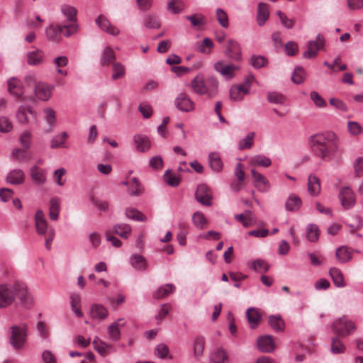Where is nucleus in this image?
<instances>
[{
	"label": "nucleus",
	"instance_id": "obj_60",
	"mask_svg": "<svg viewBox=\"0 0 363 363\" xmlns=\"http://www.w3.org/2000/svg\"><path fill=\"white\" fill-rule=\"evenodd\" d=\"M305 78L304 70L301 67H296L291 75V80L295 84H301Z\"/></svg>",
	"mask_w": 363,
	"mask_h": 363
},
{
	"label": "nucleus",
	"instance_id": "obj_29",
	"mask_svg": "<svg viewBox=\"0 0 363 363\" xmlns=\"http://www.w3.org/2000/svg\"><path fill=\"white\" fill-rule=\"evenodd\" d=\"M44 53L41 50L35 49L27 54V62L30 65H38L43 62Z\"/></svg>",
	"mask_w": 363,
	"mask_h": 363
},
{
	"label": "nucleus",
	"instance_id": "obj_18",
	"mask_svg": "<svg viewBox=\"0 0 363 363\" xmlns=\"http://www.w3.org/2000/svg\"><path fill=\"white\" fill-rule=\"evenodd\" d=\"M307 190L311 196H317L320 193V181L314 174H311L308 177Z\"/></svg>",
	"mask_w": 363,
	"mask_h": 363
},
{
	"label": "nucleus",
	"instance_id": "obj_5",
	"mask_svg": "<svg viewBox=\"0 0 363 363\" xmlns=\"http://www.w3.org/2000/svg\"><path fill=\"white\" fill-rule=\"evenodd\" d=\"M11 337L9 342L16 349H20L26 340V328L25 325L11 327Z\"/></svg>",
	"mask_w": 363,
	"mask_h": 363
},
{
	"label": "nucleus",
	"instance_id": "obj_2",
	"mask_svg": "<svg viewBox=\"0 0 363 363\" xmlns=\"http://www.w3.org/2000/svg\"><path fill=\"white\" fill-rule=\"evenodd\" d=\"M191 87L194 92L199 95H206L213 98L218 93V82L215 77H203L196 76L191 82Z\"/></svg>",
	"mask_w": 363,
	"mask_h": 363
},
{
	"label": "nucleus",
	"instance_id": "obj_41",
	"mask_svg": "<svg viewBox=\"0 0 363 363\" xmlns=\"http://www.w3.org/2000/svg\"><path fill=\"white\" fill-rule=\"evenodd\" d=\"M252 165H257L263 167H267L271 165L272 162L269 157L263 155H257L250 159Z\"/></svg>",
	"mask_w": 363,
	"mask_h": 363
},
{
	"label": "nucleus",
	"instance_id": "obj_57",
	"mask_svg": "<svg viewBox=\"0 0 363 363\" xmlns=\"http://www.w3.org/2000/svg\"><path fill=\"white\" fill-rule=\"evenodd\" d=\"M252 269L256 271H263L264 272H268L269 269V264L264 259H257L251 262Z\"/></svg>",
	"mask_w": 363,
	"mask_h": 363
},
{
	"label": "nucleus",
	"instance_id": "obj_43",
	"mask_svg": "<svg viewBox=\"0 0 363 363\" xmlns=\"http://www.w3.org/2000/svg\"><path fill=\"white\" fill-rule=\"evenodd\" d=\"M345 351V346L340 340L339 336H335L331 339V352L333 354H342Z\"/></svg>",
	"mask_w": 363,
	"mask_h": 363
},
{
	"label": "nucleus",
	"instance_id": "obj_28",
	"mask_svg": "<svg viewBox=\"0 0 363 363\" xmlns=\"http://www.w3.org/2000/svg\"><path fill=\"white\" fill-rule=\"evenodd\" d=\"M208 162L211 169L215 172H219L223 169V162L218 152H211L208 155Z\"/></svg>",
	"mask_w": 363,
	"mask_h": 363
},
{
	"label": "nucleus",
	"instance_id": "obj_47",
	"mask_svg": "<svg viewBox=\"0 0 363 363\" xmlns=\"http://www.w3.org/2000/svg\"><path fill=\"white\" fill-rule=\"evenodd\" d=\"M164 180L165 182L172 186L176 187L179 186L181 180L179 177L177 176L175 174L172 173L171 170L167 169L164 174Z\"/></svg>",
	"mask_w": 363,
	"mask_h": 363
},
{
	"label": "nucleus",
	"instance_id": "obj_1",
	"mask_svg": "<svg viewBox=\"0 0 363 363\" xmlns=\"http://www.w3.org/2000/svg\"><path fill=\"white\" fill-rule=\"evenodd\" d=\"M308 141L313 152L323 160H331L338 151L339 140L333 132L311 135Z\"/></svg>",
	"mask_w": 363,
	"mask_h": 363
},
{
	"label": "nucleus",
	"instance_id": "obj_64",
	"mask_svg": "<svg viewBox=\"0 0 363 363\" xmlns=\"http://www.w3.org/2000/svg\"><path fill=\"white\" fill-rule=\"evenodd\" d=\"M310 98L317 107L324 108L327 106L325 100L315 91L311 92Z\"/></svg>",
	"mask_w": 363,
	"mask_h": 363
},
{
	"label": "nucleus",
	"instance_id": "obj_20",
	"mask_svg": "<svg viewBox=\"0 0 363 363\" xmlns=\"http://www.w3.org/2000/svg\"><path fill=\"white\" fill-rule=\"evenodd\" d=\"M61 12L65 17L66 21L69 24L77 23V10L75 7L69 4H62L60 8Z\"/></svg>",
	"mask_w": 363,
	"mask_h": 363
},
{
	"label": "nucleus",
	"instance_id": "obj_42",
	"mask_svg": "<svg viewBox=\"0 0 363 363\" xmlns=\"http://www.w3.org/2000/svg\"><path fill=\"white\" fill-rule=\"evenodd\" d=\"M319 237V229L315 224H309L306 228V238L310 242H316Z\"/></svg>",
	"mask_w": 363,
	"mask_h": 363
},
{
	"label": "nucleus",
	"instance_id": "obj_35",
	"mask_svg": "<svg viewBox=\"0 0 363 363\" xmlns=\"http://www.w3.org/2000/svg\"><path fill=\"white\" fill-rule=\"evenodd\" d=\"M130 262L132 267L137 270L144 271L147 267L145 259L140 255H133L131 256Z\"/></svg>",
	"mask_w": 363,
	"mask_h": 363
},
{
	"label": "nucleus",
	"instance_id": "obj_9",
	"mask_svg": "<svg viewBox=\"0 0 363 363\" xmlns=\"http://www.w3.org/2000/svg\"><path fill=\"white\" fill-rule=\"evenodd\" d=\"M196 200L203 206L212 205V194L210 189L204 184H199L195 193Z\"/></svg>",
	"mask_w": 363,
	"mask_h": 363
},
{
	"label": "nucleus",
	"instance_id": "obj_16",
	"mask_svg": "<svg viewBox=\"0 0 363 363\" xmlns=\"http://www.w3.org/2000/svg\"><path fill=\"white\" fill-rule=\"evenodd\" d=\"M9 93L20 101H24L23 86L19 80L12 77L8 80Z\"/></svg>",
	"mask_w": 363,
	"mask_h": 363
},
{
	"label": "nucleus",
	"instance_id": "obj_51",
	"mask_svg": "<svg viewBox=\"0 0 363 363\" xmlns=\"http://www.w3.org/2000/svg\"><path fill=\"white\" fill-rule=\"evenodd\" d=\"M335 256L341 263H345L351 259V253L345 247H338L336 250Z\"/></svg>",
	"mask_w": 363,
	"mask_h": 363
},
{
	"label": "nucleus",
	"instance_id": "obj_31",
	"mask_svg": "<svg viewBox=\"0 0 363 363\" xmlns=\"http://www.w3.org/2000/svg\"><path fill=\"white\" fill-rule=\"evenodd\" d=\"M174 289L175 286L172 284H166L159 287L157 291L153 293L152 296L155 299H162L168 296Z\"/></svg>",
	"mask_w": 363,
	"mask_h": 363
},
{
	"label": "nucleus",
	"instance_id": "obj_33",
	"mask_svg": "<svg viewBox=\"0 0 363 363\" xmlns=\"http://www.w3.org/2000/svg\"><path fill=\"white\" fill-rule=\"evenodd\" d=\"M302 204V201L300 197L291 195L288 197L285 202V208L289 211H298Z\"/></svg>",
	"mask_w": 363,
	"mask_h": 363
},
{
	"label": "nucleus",
	"instance_id": "obj_30",
	"mask_svg": "<svg viewBox=\"0 0 363 363\" xmlns=\"http://www.w3.org/2000/svg\"><path fill=\"white\" fill-rule=\"evenodd\" d=\"M116 60V55L112 48L106 46L102 51L100 63L102 66H107L114 62Z\"/></svg>",
	"mask_w": 363,
	"mask_h": 363
},
{
	"label": "nucleus",
	"instance_id": "obj_58",
	"mask_svg": "<svg viewBox=\"0 0 363 363\" xmlns=\"http://www.w3.org/2000/svg\"><path fill=\"white\" fill-rule=\"evenodd\" d=\"M241 86H233L230 89V99L232 101H241L243 99V89Z\"/></svg>",
	"mask_w": 363,
	"mask_h": 363
},
{
	"label": "nucleus",
	"instance_id": "obj_25",
	"mask_svg": "<svg viewBox=\"0 0 363 363\" xmlns=\"http://www.w3.org/2000/svg\"><path fill=\"white\" fill-rule=\"evenodd\" d=\"M36 230L38 234H45L48 229V224L43 211L38 210L35 215Z\"/></svg>",
	"mask_w": 363,
	"mask_h": 363
},
{
	"label": "nucleus",
	"instance_id": "obj_44",
	"mask_svg": "<svg viewBox=\"0 0 363 363\" xmlns=\"http://www.w3.org/2000/svg\"><path fill=\"white\" fill-rule=\"evenodd\" d=\"M125 216L128 218L136 221H145L147 220V217L142 212L134 208L126 209Z\"/></svg>",
	"mask_w": 363,
	"mask_h": 363
},
{
	"label": "nucleus",
	"instance_id": "obj_23",
	"mask_svg": "<svg viewBox=\"0 0 363 363\" xmlns=\"http://www.w3.org/2000/svg\"><path fill=\"white\" fill-rule=\"evenodd\" d=\"M124 325L125 322L123 321V319L119 318L109 325L108 328V333L112 340L117 341L120 339V327H123Z\"/></svg>",
	"mask_w": 363,
	"mask_h": 363
},
{
	"label": "nucleus",
	"instance_id": "obj_52",
	"mask_svg": "<svg viewBox=\"0 0 363 363\" xmlns=\"http://www.w3.org/2000/svg\"><path fill=\"white\" fill-rule=\"evenodd\" d=\"M144 26L150 29L159 28L161 26L157 16L154 15H147L144 19Z\"/></svg>",
	"mask_w": 363,
	"mask_h": 363
},
{
	"label": "nucleus",
	"instance_id": "obj_17",
	"mask_svg": "<svg viewBox=\"0 0 363 363\" xmlns=\"http://www.w3.org/2000/svg\"><path fill=\"white\" fill-rule=\"evenodd\" d=\"M257 345L259 350L262 352L271 353L275 349L272 337L268 335L258 337Z\"/></svg>",
	"mask_w": 363,
	"mask_h": 363
},
{
	"label": "nucleus",
	"instance_id": "obj_50",
	"mask_svg": "<svg viewBox=\"0 0 363 363\" xmlns=\"http://www.w3.org/2000/svg\"><path fill=\"white\" fill-rule=\"evenodd\" d=\"M184 5L182 0H169L167 4L168 10L174 13H179L184 9Z\"/></svg>",
	"mask_w": 363,
	"mask_h": 363
},
{
	"label": "nucleus",
	"instance_id": "obj_24",
	"mask_svg": "<svg viewBox=\"0 0 363 363\" xmlns=\"http://www.w3.org/2000/svg\"><path fill=\"white\" fill-rule=\"evenodd\" d=\"M6 180L11 184H21L25 180L24 172L20 169H13L7 174Z\"/></svg>",
	"mask_w": 363,
	"mask_h": 363
},
{
	"label": "nucleus",
	"instance_id": "obj_32",
	"mask_svg": "<svg viewBox=\"0 0 363 363\" xmlns=\"http://www.w3.org/2000/svg\"><path fill=\"white\" fill-rule=\"evenodd\" d=\"M112 233L116 234L122 238L126 239L131 233V227L125 223H118L113 226Z\"/></svg>",
	"mask_w": 363,
	"mask_h": 363
},
{
	"label": "nucleus",
	"instance_id": "obj_54",
	"mask_svg": "<svg viewBox=\"0 0 363 363\" xmlns=\"http://www.w3.org/2000/svg\"><path fill=\"white\" fill-rule=\"evenodd\" d=\"M125 67L121 62L113 63V80H117L118 79L123 78L125 75Z\"/></svg>",
	"mask_w": 363,
	"mask_h": 363
},
{
	"label": "nucleus",
	"instance_id": "obj_12",
	"mask_svg": "<svg viewBox=\"0 0 363 363\" xmlns=\"http://www.w3.org/2000/svg\"><path fill=\"white\" fill-rule=\"evenodd\" d=\"M225 55L231 60L240 62L242 60L241 49L239 43L234 40H229L224 50Z\"/></svg>",
	"mask_w": 363,
	"mask_h": 363
},
{
	"label": "nucleus",
	"instance_id": "obj_7",
	"mask_svg": "<svg viewBox=\"0 0 363 363\" xmlns=\"http://www.w3.org/2000/svg\"><path fill=\"white\" fill-rule=\"evenodd\" d=\"M12 287L14 289V298L17 296L21 304L23 307H29L32 304V298L28 292L27 287L25 284L16 282Z\"/></svg>",
	"mask_w": 363,
	"mask_h": 363
},
{
	"label": "nucleus",
	"instance_id": "obj_40",
	"mask_svg": "<svg viewBox=\"0 0 363 363\" xmlns=\"http://www.w3.org/2000/svg\"><path fill=\"white\" fill-rule=\"evenodd\" d=\"M269 324L277 332L283 331L285 328L284 322L280 315H270Z\"/></svg>",
	"mask_w": 363,
	"mask_h": 363
},
{
	"label": "nucleus",
	"instance_id": "obj_34",
	"mask_svg": "<svg viewBox=\"0 0 363 363\" xmlns=\"http://www.w3.org/2000/svg\"><path fill=\"white\" fill-rule=\"evenodd\" d=\"M205 346V339L202 336H198L195 338L193 345L194 357L199 359L203 354Z\"/></svg>",
	"mask_w": 363,
	"mask_h": 363
},
{
	"label": "nucleus",
	"instance_id": "obj_15",
	"mask_svg": "<svg viewBox=\"0 0 363 363\" xmlns=\"http://www.w3.org/2000/svg\"><path fill=\"white\" fill-rule=\"evenodd\" d=\"M96 25L104 32L112 35H118L120 33V30L116 27L111 25L110 21L104 16L100 15L96 19Z\"/></svg>",
	"mask_w": 363,
	"mask_h": 363
},
{
	"label": "nucleus",
	"instance_id": "obj_49",
	"mask_svg": "<svg viewBox=\"0 0 363 363\" xmlns=\"http://www.w3.org/2000/svg\"><path fill=\"white\" fill-rule=\"evenodd\" d=\"M68 138V134L66 132H62L61 134L55 135L52 140L50 147L55 149L64 147L65 140Z\"/></svg>",
	"mask_w": 363,
	"mask_h": 363
},
{
	"label": "nucleus",
	"instance_id": "obj_48",
	"mask_svg": "<svg viewBox=\"0 0 363 363\" xmlns=\"http://www.w3.org/2000/svg\"><path fill=\"white\" fill-rule=\"evenodd\" d=\"M192 222L197 228L203 229L207 223V220L202 212L196 211L192 216Z\"/></svg>",
	"mask_w": 363,
	"mask_h": 363
},
{
	"label": "nucleus",
	"instance_id": "obj_38",
	"mask_svg": "<svg viewBox=\"0 0 363 363\" xmlns=\"http://www.w3.org/2000/svg\"><path fill=\"white\" fill-rule=\"evenodd\" d=\"M329 274L336 286L343 287L345 286L343 275L339 269L333 267L330 269Z\"/></svg>",
	"mask_w": 363,
	"mask_h": 363
},
{
	"label": "nucleus",
	"instance_id": "obj_19",
	"mask_svg": "<svg viewBox=\"0 0 363 363\" xmlns=\"http://www.w3.org/2000/svg\"><path fill=\"white\" fill-rule=\"evenodd\" d=\"M31 179L36 185H43L46 182V172L37 165H34L30 169Z\"/></svg>",
	"mask_w": 363,
	"mask_h": 363
},
{
	"label": "nucleus",
	"instance_id": "obj_27",
	"mask_svg": "<svg viewBox=\"0 0 363 363\" xmlns=\"http://www.w3.org/2000/svg\"><path fill=\"white\" fill-rule=\"evenodd\" d=\"M35 93L40 100L48 101L51 96V89L47 84L38 83L35 86Z\"/></svg>",
	"mask_w": 363,
	"mask_h": 363
},
{
	"label": "nucleus",
	"instance_id": "obj_46",
	"mask_svg": "<svg viewBox=\"0 0 363 363\" xmlns=\"http://www.w3.org/2000/svg\"><path fill=\"white\" fill-rule=\"evenodd\" d=\"M45 119L49 124L50 128L47 130V132L52 131L56 122V113L52 108L48 107L44 110Z\"/></svg>",
	"mask_w": 363,
	"mask_h": 363
},
{
	"label": "nucleus",
	"instance_id": "obj_56",
	"mask_svg": "<svg viewBox=\"0 0 363 363\" xmlns=\"http://www.w3.org/2000/svg\"><path fill=\"white\" fill-rule=\"evenodd\" d=\"M276 14L279 18L281 23L284 28L286 29H291L294 28L295 24L294 20L289 18L286 15L281 11H277Z\"/></svg>",
	"mask_w": 363,
	"mask_h": 363
},
{
	"label": "nucleus",
	"instance_id": "obj_45",
	"mask_svg": "<svg viewBox=\"0 0 363 363\" xmlns=\"http://www.w3.org/2000/svg\"><path fill=\"white\" fill-rule=\"evenodd\" d=\"M27 113H30V114H33V110L30 107L26 108L23 106H21L18 108V110L16 113V118L19 123L25 124L28 122Z\"/></svg>",
	"mask_w": 363,
	"mask_h": 363
},
{
	"label": "nucleus",
	"instance_id": "obj_11",
	"mask_svg": "<svg viewBox=\"0 0 363 363\" xmlns=\"http://www.w3.org/2000/svg\"><path fill=\"white\" fill-rule=\"evenodd\" d=\"M175 106L182 112H189L194 109V103L184 92L180 93L174 100Z\"/></svg>",
	"mask_w": 363,
	"mask_h": 363
},
{
	"label": "nucleus",
	"instance_id": "obj_39",
	"mask_svg": "<svg viewBox=\"0 0 363 363\" xmlns=\"http://www.w3.org/2000/svg\"><path fill=\"white\" fill-rule=\"evenodd\" d=\"M60 206V199L57 198H52L50 201V218L52 220H57L59 217Z\"/></svg>",
	"mask_w": 363,
	"mask_h": 363
},
{
	"label": "nucleus",
	"instance_id": "obj_26",
	"mask_svg": "<svg viewBox=\"0 0 363 363\" xmlns=\"http://www.w3.org/2000/svg\"><path fill=\"white\" fill-rule=\"evenodd\" d=\"M228 356L223 347H218L211 352L209 362L210 363H227Z\"/></svg>",
	"mask_w": 363,
	"mask_h": 363
},
{
	"label": "nucleus",
	"instance_id": "obj_53",
	"mask_svg": "<svg viewBox=\"0 0 363 363\" xmlns=\"http://www.w3.org/2000/svg\"><path fill=\"white\" fill-rule=\"evenodd\" d=\"M255 136V132H250L244 139L239 141L238 148L240 150L250 149L253 145V139Z\"/></svg>",
	"mask_w": 363,
	"mask_h": 363
},
{
	"label": "nucleus",
	"instance_id": "obj_62",
	"mask_svg": "<svg viewBox=\"0 0 363 363\" xmlns=\"http://www.w3.org/2000/svg\"><path fill=\"white\" fill-rule=\"evenodd\" d=\"M93 345L94 346V349L101 355L105 356L107 354L108 351L107 349L108 347V345L103 342L99 340V338L96 337L94 341Z\"/></svg>",
	"mask_w": 363,
	"mask_h": 363
},
{
	"label": "nucleus",
	"instance_id": "obj_37",
	"mask_svg": "<svg viewBox=\"0 0 363 363\" xmlns=\"http://www.w3.org/2000/svg\"><path fill=\"white\" fill-rule=\"evenodd\" d=\"M246 315L250 327L253 329L257 328L260 320L259 313L255 309L250 308L247 310Z\"/></svg>",
	"mask_w": 363,
	"mask_h": 363
},
{
	"label": "nucleus",
	"instance_id": "obj_63",
	"mask_svg": "<svg viewBox=\"0 0 363 363\" xmlns=\"http://www.w3.org/2000/svg\"><path fill=\"white\" fill-rule=\"evenodd\" d=\"M268 101L272 104H283L285 101V96L278 92H269L267 94Z\"/></svg>",
	"mask_w": 363,
	"mask_h": 363
},
{
	"label": "nucleus",
	"instance_id": "obj_4",
	"mask_svg": "<svg viewBox=\"0 0 363 363\" xmlns=\"http://www.w3.org/2000/svg\"><path fill=\"white\" fill-rule=\"evenodd\" d=\"M331 327L333 333L342 337H347L356 330L354 323L346 316L335 320Z\"/></svg>",
	"mask_w": 363,
	"mask_h": 363
},
{
	"label": "nucleus",
	"instance_id": "obj_3",
	"mask_svg": "<svg viewBox=\"0 0 363 363\" xmlns=\"http://www.w3.org/2000/svg\"><path fill=\"white\" fill-rule=\"evenodd\" d=\"M78 30V23L64 25L51 24L46 28V35L50 40L58 41L60 40L62 34L65 37L69 38L72 35L77 33Z\"/></svg>",
	"mask_w": 363,
	"mask_h": 363
},
{
	"label": "nucleus",
	"instance_id": "obj_10",
	"mask_svg": "<svg viewBox=\"0 0 363 363\" xmlns=\"http://www.w3.org/2000/svg\"><path fill=\"white\" fill-rule=\"evenodd\" d=\"M214 68L226 79H233L235 77L236 72L240 69V67L238 65L232 63L224 65L220 61L216 62L214 64Z\"/></svg>",
	"mask_w": 363,
	"mask_h": 363
},
{
	"label": "nucleus",
	"instance_id": "obj_13",
	"mask_svg": "<svg viewBox=\"0 0 363 363\" xmlns=\"http://www.w3.org/2000/svg\"><path fill=\"white\" fill-rule=\"evenodd\" d=\"M339 199L345 209H350L355 203L354 193L350 187L345 186L340 189Z\"/></svg>",
	"mask_w": 363,
	"mask_h": 363
},
{
	"label": "nucleus",
	"instance_id": "obj_22",
	"mask_svg": "<svg viewBox=\"0 0 363 363\" xmlns=\"http://www.w3.org/2000/svg\"><path fill=\"white\" fill-rule=\"evenodd\" d=\"M269 16V6L267 4L259 3L257 6V22L258 26L265 24Z\"/></svg>",
	"mask_w": 363,
	"mask_h": 363
},
{
	"label": "nucleus",
	"instance_id": "obj_8",
	"mask_svg": "<svg viewBox=\"0 0 363 363\" xmlns=\"http://www.w3.org/2000/svg\"><path fill=\"white\" fill-rule=\"evenodd\" d=\"M14 301V289L11 284H0V308H4Z\"/></svg>",
	"mask_w": 363,
	"mask_h": 363
},
{
	"label": "nucleus",
	"instance_id": "obj_6",
	"mask_svg": "<svg viewBox=\"0 0 363 363\" xmlns=\"http://www.w3.org/2000/svg\"><path fill=\"white\" fill-rule=\"evenodd\" d=\"M325 45V38L321 34H318L315 40H310L307 44V50L303 52V57L306 59L314 58L317 56L318 51L321 50Z\"/></svg>",
	"mask_w": 363,
	"mask_h": 363
},
{
	"label": "nucleus",
	"instance_id": "obj_21",
	"mask_svg": "<svg viewBox=\"0 0 363 363\" xmlns=\"http://www.w3.org/2000/svg\"><path fill=\"white\" fill-rule=\"evenodd\" d=\"M133 141L138 152H145L150 148V141L146 135H135L133 137Z\"/></svg>",
	"mask_w": 363,
	"mask_h": 363
},
{
	"label": "nucleus",
	"instance_id": "obj_55",
	"mask_svg": "<svg viewBox=\"0 0 363 363\" xmlns=\"http://www.w3.org/2000/svg\"><path fill=\"white\" fill-rule=\"evenodd\" d=\"M143 189L139 180L134 177L131 180V184L129 189V194L133 196H138L142 194Z\"/></svg>",
	"mask_w": 363,
	"mask_h": 363
},
{
	"label": "nucleus",
	"instance_id": "obj_36",
	"mask_svg": "<svg viewBox=\"0 0 363 363\" xmlns=\"http://www.w3.org/2000/svg\"><path fill=\"white\" fill-rule=\"evenodd\" d=\"M90 313L93 318L105 319L108 316V312L103 306L94 304L91 306Z\"/></svg>",
	"mask_w": 363,
	"mask_h": 363
},
{
	"label": "nucleus",
	"instance_id": "obj_61",
	"mask_svg": "<svg viewBox=\"0 0 363 363\" xmlns=\"http://www.w3.org/2000/svg\"><path fill=\"white\" fill-rule=\"evenodd\" d=\"M12 156L19 162H26L30 158V155L26 152V150L19 148H16L13 150Z\"/></svg>",
	"mask_w": 363,
	"mask_h": 363
},
{
	"label": "nucleus",
	"instance_id": "obj_59",
	"mask_svg": "<svg viewBox=\"0 0 363 363\" xmlns=\"http://www.w3.org/2000/svg\"><path fill=\"white\" fill-rule=\"evenodd\" d=\"M250 64L255 69H259L267 64V60L262 55H252L250 57Z\"/></svg>",
	"mask_w": 363,
	"mask_h": 363
},
{
	"label": "nucleus",
	"instance_id": "obj_14",
	"mask_svg": "<svg viewBox=\"0 0 363 363\" xmlns=\"http://www.w3.org/2000/svg\"><path fill=\"white\" fill-rule=\"evenodd\" d=\"M255 186L262 192L269 191L270 184L268 179L262 174L257 172L255 169L251 170Z\"/></svg>",
	"mask_w": 363,
	"mask_h": 363
}]
</instances>
